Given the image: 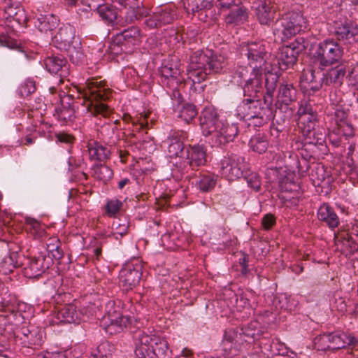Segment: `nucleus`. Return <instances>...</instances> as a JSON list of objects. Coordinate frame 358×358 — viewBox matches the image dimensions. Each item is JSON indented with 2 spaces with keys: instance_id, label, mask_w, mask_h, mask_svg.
Here are the masks:
<instances>
[{
  "instance_id": "nucleus-36",
  "label": "nucleus",
  "mask_w": 358,
  "mask_h": 358,
  "mask_svg": "<svg viewBox=\"0 0 358 358\" xmlns=\"http://www.w3.org/2000/svg\"><path fill=\"white\" fill-rule=\"evenodd\" d=\"M153 351L156 358H166L169 355L168 342L162 337H152Z\"/></svg>"
},
{
  "instance_id": "nucleus-16",
  "label": "nucleus",
  "mask_w": 358,
  "mask_h": 358,
  "mask_svg": "<svg viewBox=\"0 0 358 358\" xmlns=\"http://www.w3.org/2000/svg\"><path fill=\"white\" fill-rule=\"evenodd\" d=\"M46 69L51 73L66 77L68 74L66 60L62 56H50L44 60Z\"/></svg>"
},
{
  "instance_id": "nucleus-54",
  "label": "nucleus",
  "mask_w": 358,
  "mask_h": 358,
  "mask_svg": "<svg viewBox=\"0 0 358 358\" xmlns=\"http://www.w3.org/2000/svg\"><path fill=\"white\" fill-rule=\"evenodd\" d=\"M247 182L248 185L256 191H258L260 188V180L259 178L256 174H251L247 178Z\"/></svg>"
},
{
  "instance_id": "nucleus-25",
  "label": "nucleus",
  "mask_w": 358,
  "mask_h": 358,
  "mask_svg": "<svg viewBox=\"0 0 358 358\" xmlns=\"http://www.w3.org/2000/svg\"><path fill=\"white\" fill-rule=\"evenodd\" d=\"M59 20L53 14H40L36 22V26L40 31L48 33L55 29L59 25Z\"/></svg>"
},
{
  "instance_id": "nucleus-64",
  "label": "nucleus",
  "mask_w": 358,
  "mask_h": 358,
  "mask_svg": "<svg viewBox=\"0 0 358 358\" xmlns=\"http://www.w3.org/2000/svg\"><path fill=\"white\" fill-rule=\"evenodd\" d=\"M171 97L173 99L176 100L178 103H180L182 101V96L181 93L177 89H173L171 94Z\"/></svg>"
},
{
  "instance_id": "nucleus-59",
  "label": "nucleus",
  "mask_w": 358,
  "mask_h": 358,
  "mask_svg": "<svg viewBox=\"0 0 358 358\" xmlns=\"http://www.w3.org/2000/svg\"><path fill=\"white\" fill-rule=\"evenodd\" d=\"M298 185L294 182H287V181L282 182L281 189L285 192L296 191L298 189Z\"/></svg>"
},
{
  "instance_id": "nucleus-26",
  "label": "nucleus",
  "mask_w": 358,
  "mask_h": 358,
  "mask_svg": "<svg viewBox=\"0 0 358 358\" xmlns=\"http://www.w3.org/2000/svg\"><path fill=\"white\" fill-rule=\"evenodd\" d=\"M248 16L247 9L244 6L238 4L231 7L229 13L226 15L225 22L228 24H241L247 20Z\"/></svg>"
},
{
  "instance_id": "nucleus-7",
  "label": "nucleus",
  "mask_w": 358,
  "mask_h": 358,
  "mask_svg": "<svg viewBox=\"0 0 358 358\" xmlns=\"http://www.w3.org/2000/svg\"><path fill=\"white\" fill-rule=\"evenodd\" d=\"M236 75L245 81L243 87L245 95L252 96L262 89V71L251 70L248 67H239Z\"/></svg>"
},
{
  "instance_id": "nucleus-30",
  "label": "nucleus",
  "mask_w": 358,
  "mask_h": 358,
  "mask_svg": "<svg viewBox=\"0 0 358 358\" xmlns=\"http://www.w3.org/2000/svg\"><path fill=\"white\" fill-rule=\"evenodd\" d=\"M300 85L301 88L306 91H316L320 87V84L315 81L314 71L312 69L303 71L300 78Z\"/></svg>"
},
{
  "instance_id": "nucleus-13",
  "label": "nucleus",
  "mask_w": 358,
  "mask_h": 358,
  "mask_svg": "<svg viewBox=\"0 0 358 358\" xmlns=\"http://www.w3.org/2000/svg\"><path fill=\"white\" fill-rule=\"evenodd\" d=\"M220 165L221 174L229 180L237 179L243 174V165L236 156L224 157Z\"/></svg>"
},
{
  "instance_id": "nucleus-21",
  "label": "nucleus",
  "mask_w": 358,
  "mask_h": 358,
  "mask_svg": "<svg viewBox=\"0 0 358 358\" xmlns=\"http://www.w3.org/2000/svg\"><path fill=\"white\" fill-rule=\"evenodd\" d=\"M346 73L345 64H340L334 68L329 69L326 73H324L322 83L326 85H341Z\"/></svg>"
},
{
  "instance_id": "nucleus-12",
  "label": "nucleus",
  "mask_w": 358,
  "mask_h": 358,
  "mask_svg": "<svg viewBox=\"0 0 358 358\" xmlns=\"http://www.w3.org/2000/svg\"><path fill=\"white\" fill-rule=\"evenodd\" d=\"M247 117L255 126L259 127L271 119L272 111L268 106L262 107V103L259 101H253L250 102Z\"/></svg>"
},
{
  "instance_id": "nucleus-45",
  "label": "nucleus",
  "mask_w": 358,
  "mask_h": 358,
  "mask_svg": "<svg viewBox=\"0 0 358 358\" xmlns=\"http://www.w3.org/2000/svg\"><path fill=\"white\" fill-rule=\"evenodd\" d=\"M78 1L86 5L91 10H96L103 2V0H67L69 6H76Z\"/></svg>"
},
{
  "instance_id": "nucleus-28",
  "label": "nucleus",
  "mask_w": 358,
  "mask_h": 358,
  "mask_svg": "<svg viewBox=\"0 0 358 358\" xmlns=\"http://www.w3.org/2000/svg\"><path fill=\"white\" fill-rule=\"evenodd\" d=\"M150 8L143 4L138 5L137 6H130L126 11L124 15V22L127 24L134 22L136 20H141L149 15Z\"/></svg>"
},
{
  "instance_id": "nucleus-37",
  "label": "nucleus",
  "mask_w": 358,
  "mask_h": 358,
  "mask_svg": "<svg viewBox=\"0 0 358 358\" xmlns=\"http://www.w3.org/2000/svg\"><path fill=\"white\" fill-rule=\"evenodd\" d=\"M182 138H185V136H173L169 138L168 153L171 158L179 157L182 153L184 146Z\"/></svg>"
},
{
  "instance_id": "nucleus-46",
  "label": "nucleus",
  "mask_w": 358,
  "mask_h": 358,
  "mask_svg": "<svg viewBox=\"0 0 358 358\" xmlns=\"http://www.w3.org/2000/svg\"><path fill=\"white\" fill-rule=\"evenodd\" d=\"M127 48H128L123 43H116L115 36L110 42L108 50L110 54L118 55L122 52L126 51Z\"/></svg>"
},
{
  "instance_id": "nucleus-55",
  "label": "nucleus",
  "mask_w": 358,
  "mask_h": 358,
  "mask_svg": "<svg viewBox=\"0 0 358 358\" xmlns=\"http://www.w3.org/2000/svg\"><path fill=\"white\" fill-rule=\"evenodd\" d=\"M348 114L345 111L341 109H337L335 112V121L336 122L337 126H339L340 124H343L344 122H348L347 121Z\"/></svg>"
},
{
  "instance_id": "nucleus-41",
  "label": "nucleus",
  "mask_w": 358,
  "mask_h": 358,
  "mask_svg": "<svg viewBox=\"0 0 358 358\" xmlns=\"http://www.w3.org/2000/svg\"><path fill=\"white\" fill-rule=\"evenodd\" d=\"M5 13L7 18L16 21L18 24H23L25 22V15L24 10L20 7H14L9 5L5 8Z\"/></svg>"
},
{
  "instance_id": "nucleus-38",
  "label": "nucleus",
  "mask_w": 358,
  "mask_h": 358,
  "mask_svg": "<svg viewBox=\"0 0 358 358\" xmlns=\"http://www.w3.org/2000/svg\"><path fill=\"white\" fill-rule=\"evenodd\" d=\"M96 11L102 20L108 24L113 23L117 17L116 9L108 4L102 3Z\"/></svg>"
},
{
  "instance_id": "nucleus-14",
  "label": "nucleus",
  "mask_w": 358,
  "mask_h": 358,
  "mask_svg": "<svg viewBox=\"0 0 358 358\" xmlns=\"http://www.w3.org/2000/svg\"><path fill=\"white\" fill-rule=\"evenodd\" d=\"M74 36V27L70 24H66L59 29L52 41L59 49L68 50L73 43Z\"/></svg>"
},
{
  "instance_id": "nucleus-32",
  "label": "nucleus",
  "mask_w": 358,
  "mask_h": 358,
  "mask_svg": "<svg viewBox=\"0 0 358 358\" xmlns=\"http://www.w3.org/2000/svg\"><path fill=\"white\" fill-rule=\"evenodd\" d=\"M329 339L330 344L329 349L339 350L347 347H354L358 342L357 337H326Z\"/></svg>"
},
{
  "instance_id": "nucleus-31",
  "label": "nucleus",
  "mask_w": 358,
  "mask_h": 358,
  "mask_svg": "<svg viewBox=\"0 0 358 358\" xmlns=\"http://www.w3.org/2000/svg\"><path fill=\"white\" fill-rule=\"evenodd\" d=\"M213 0H185L184 7L188 13L192 12L202 13L203 10L210 9Z\"/></svg>"
},
{
  "instance_id": "nucleus-42",
  "label": "nucleus",
  "mask_w": 358,
  "mask_h": 358,
  "mask_svg": "<svg viewBox=\"0 0 358 358\" xmlns=\"http://www.w3.org/2000/svg\"><path fill=\"white\" fill-rule=\"evenodd\" d=\"M295 47H292L290 45L283 47L280 55V59L287 66L294 64L297 58L298 54L294 50Z\"/></svg>"
},
{
  "instance_id": "nucleus-15",
  "label": "nucleus",
  "mask_w": 358,
  "mask_h": 358,
  "mask_svg": "<svg viewBox=\"0 0 358 358\" xmlns=\"http://www.w3.org/2000/svg\"><path fill=\"white\" fill-rule=\"evenodd\" d=\"M57 317L62 322L68 323H79L85 320V315L80 310H78L73 304H66L61 308Z\"/></svg>"
},
{
  "instance_id": "nucleus-40",
  "label": "nucleus",
  "mask_w": 358,
  "mask_h": 358,
  "mask_svg": "<svg viewBox=\"0 0 358 358\" xmlns=\"http://www.w3.org/2000/svg\"><path fill=\"white\" fill-rule=\"evenodd\" d=\"M263 73L266 74L265 87L267 94L272 95L277 86L278 76L276 73L271 72L267 66L263 67L262 73Z\"/></svg>"
},
{
  "instance_id": "nucleus-2",
  "label": "nucleus",
  "mask_w": 358,
  "mask_h": 358,
  "mask_svg": "<svg viewBox=\"0 0 358 358\" xmlns=\"http://www.w3.org/2000/svg\"><path fill=\"white\" fill-rule=\"evenodd\" d=\"M78 92L82 95V98H79L81 104L85 106L87 111L94 116L101 115L106 117L109 114L108 106L100 102L112 96V91L105 82L95 78L89 79L85 83V87L79 88Z\"/></svg>"
},
{
  "instance_id": "nucleus-51",
  "label": "nucleus",
  "mask_w": 358,
  "mask_h": 358,
  "mask_svg": "<svg viewBox=\"0 0 358 358\" xmlns=\"http://www.w3.org/2000/svg\"><path fill=\"white\" fill-rule=\"evenodd\" d=\"M308 41L303 37L297 38L294 42L290 44L293 48L295 47L294 50L299 55L301 52L305 50L308 47Z\"/></svg>"
},
{
  "instance_id": "nucleus-49",
  "label": "nucleus",
  "mask_w": 358,
  "mask_h": 358,
  "mask_svg": "<svg viewBox=\"0 0 358 358\" xmlns=\"http://www.w3.org/2000/svg\"><path fill=\"white\" fill-rule=\"evenodd\" d=\"M122 203L117 199H112L108 201L106 208L107 213L112 216L116 214L120 209Z\"/></svg>"
},
{
  "instance_id": "nucleus-61",
  "label": "nucleus",
  "mask_w": 358,
  "mask_h": 358,
  "mask_svg": "<svg viewBox=\"0 0 358 358\" xmlns=\"http://www.w3.org/2000/svg\"><path fill=\"white\" fill-rule=\"evenodd\" d=\"M149 116L148 113H141L137 123L140 125V129L148 128V122L146 121Z\"/></svg>"
},
{
  "instance_id": "nucleus-1",
  "label": "nucleus",
  "mask_w": 358,
  "mask_h": 358,
  "mask_svg": "<svg viewBox=\"0 0 358 358\" xmlns=\"http://www.w3.org/2000/svg\"><path fill=\"white\" fill-rule=\"evenodd\" d=\"M200 126L203 134L210 136L209 143L215 147L232 141L238 132L236 124L224 122L212 108H206L203 110L200 117Z\"/></svg>"
},
{
  "instance_id": "nucleus-35",
  "label": "nucleus",
  "mask_w": 358,
  "mask_h": 358,
  "mask_svg": "<svg viewBox=\"0 0 358 358\" xmlns=\"http://www.w3.org/2000/svg\"><path fill=\"white\" fill-rule=\"evenodd\" d=\"M298 115L299 120L301 123L308 121L313 124V122L316 119V111L308 101H304L301 103L298 110Z\"/></svg>"
},
{
  "instance_id": "nucleus-52",
  "label": "nucleus",
  "mask_w": 358,
  "mask_h": 358,
  "mask_svg": "<svg viewBox=\"0 0 358 358\" xmlns=\"http://www.w3.org/2000/svg\"><path fill=\"white\" fill-rule=\"evenodd\" d=\"M338 129L341 134L346 137H352L354 136L353 127L348 122L340 124L339 126H338Z\"/></svg>"
},
{
  "instance_id": "nucleus-47",
  "label": "nucleus",
  "mask_w": 358,
  "mask_h": 358,
  "mask_svg": "<svg viewBox=\"0 0 358 358\" xmlns=\"http://www.w3.org/2000/svg\"><path fill=\"white\" fill-rule=\"evenodd\" d=\"M36 90L35 82L33 80H26L20 87V93L22 96H27Z\"/></svg>"
},
{
  "instance_id": "nucleus-62",
  "label": "nucleus",
  "mask_w": 358,
  "mask_h": 358,
  "mask_svg": "<svg viewBox=\"0 0 358 358\" xmlns=\"http://www.w3.org/2000/svg\"><path fill=\"white\" fill-rule=\"evenodd\" d=\"M36 358H63V355L61 353L46 352L38 354Z\"/></svg>"
},
{
  "instance_id": "nucleus-50",
  "label": "nucleus",
  "mask_w": 358,
  "mask_h": 358,
  "mask_svg": "<svg viewBox=\"0 0 358 358\" xmlns=\"http://www.w3.org/2000/svg\"><path fill=\"white\" fill-rule=\"evenodd\" d=\"M53 241L56 242V245L54 243L48 244V250L52 253V255L54 258L60 259L63 257V253L59 246V240L54 239Z\"/></svg>"
},
{
  "instance_id": "nucleus-48",
  "label": "nucleus",
  "mask_w": 358,
  "mask_h": 358,
  "mask_svg": "<svg viewBox=\"0 0 358 358\" xmlns=\"http://www.w3.org/2000/svg\"><path fill=\"white\" fill-rule=\"evenodd\" d=\"M113 235L115 236V238H118V236L122 237L126 235L128 232L129 226L126 222L119 223L114 222L113 224Z\"/></svg>"
},
{
  "instance_id": "nucleus-57",
  "label": "nucleus",
  "mask_w": 358,
  "mask_h": 358,
  "mask_svg": "<svg viewBox=\"0 0 358 358\" xmlns=\"http://www.w3.org/2000/svg\"><path fill=\"white\" fill-rule=\"evenodd\" d=\"M349 82L352 85H358V65L355 66L348 75Z\"/></svg>"
},
{
  "instance_id": "nucleus-60",
  "label": "nucleus",
  "mask_w": 358,
  "mask_h": 358,
  "mask_svg": "<svg viewBox=\"0 0 358 358\" xmlns=\"http://www.w3.org/2000/svg\"><path fill=\"white\" fill-rule=\"evenodd\" d=\"M217 1L219 2V6L222 10H230L234 6L238 5L235 3V0H217Z\"/></svg>"
},
{
  "instance_id": "nucleus-58",
  "label": "nucleus",
  "mask_w": 358,
  "mask_h": 358,
  "mask_svg": "<svg viewBox=\"0 0 358 358\" xmlns=\"http://www.w3.org/2000/svg\"><path fill=\"white\" fill-rule=\"evenodd\" d=\"M56 136L59 142L67 144H71L74 141V138L72 136L65 133H59Z\"/></svg>"
},
{
  "instance_id": "nucleus-11",
  "label": "nucleus",
  "mask_w": 358,
  "mask_h": 358,
  "mask_svg": "<svg viewBox=\"0 0 358 358\" xmlns=\"http://www.w3.org/2000/svg\"><path fill=\"white\" fill-rule=\"evenodd\" d=\"M334 34L338 39L348 41L352 43L356 41V36L358 34V28L356 24L346 17H341L333 23Z\"/></svg>"
},
{
  "instance_id": "nucleus-4",
  "label": "nucleus",
  "mask_w": 358,
  "mask_h": 358,
  "mask_svg": "<svg viewBox=\"0 0 358 358\" xmlns=\"http://www.w3.org/2000/svg\"><path fill=\"white\" fill-rule=\"evenodd\" d=\"M343 55V50L336 41L326 39L318 43L314 57L321 69H324L338 62Z\"/></svg>"
},
{
  "instance_id": "nucleus-6",
  "label": "nucleus",
  "mask_w": 358,
  "mask_h": 358,
  "mask_svg": "<svg viewBox=\"0 0 358 358\" xmlns=\"http://www.w3.org/2000/svg\"><path fill=\"white\" fill-rule=\"evenodd\" d=\"M105 315L101 320V324L106 329V333L112 335L120 333L122 329L124 317L122 315L120 308L115 306L113 301H109L105 306Z\"/></svg>"
},
{
  "instance_id": "nucleus-19",
  "label": "nucleus",
  "mask_w": 358,
  "mask_h": 358,
  "mask_svg": "<svg viewBox=\"0 0 358 358\" xmlns=\"http://www.w3.org/2000/svg\"><path fill=\"white\" fill-rule=\"evenodd\" d=\"M208 71L207 66L205 64L193 61L192 55L190 57V64L187 69V76L188 78L194 83H199L205 80L208 75H210Z\"/></svg>"
},
{
  "instance_id": "nucleus-24",
  "label": "nucleus",
  "mask_w": 358,
  "mask_h": 358,
  "mask_svg": "<svg viewBox=\"0 0 358 358\" xmlns=\"http://www.w3.org/2000/svg\"><path fill=\"white\" fill-rule=\"evenodd\" d=\"M217 178L218 176L214 173H205L196 178L194 183L200 192H209L215 188Z\"/></svg>"
},
{
  "instance_id": "nucleus-53",
  "label": "nucleus",
  "mask_w": 358,
  "mask_h": 358,
  "mask_svg": "<svg viewBox=\"0 0 358 358\" xmlns=\"http://www.w3.org/2000/svg\"><path fill=\"white\" fill-rule=\"evenodd\" d=\"M0 45L8 47L9 48H15L17 47V43L10 36L1 34L0 35Z\"/></svg>"
},
{
  "instance_id": "nucleus-33",
  "label": "nucleus",
  "mask_w": 358,
  "mask_h": 358,
  "mask_svg": "<svg viewBox=\"0 0 358 358\" xmlns=\"http://www.w3.org/2000/svg\"><path fill=\"white\" fill-rule=\"evenodd\" d=\"M278 98L282 103L289 105L296 100V90L292 84L281 85L279 88Z\"/></svg>"
},
{
  "instance_id": "nucleus-3",
  "label": "nucleus",
  "mask_w": 358,
  "mask_h": 358,
  "mask_svg": "<svg viewBox=\"0 0 358 358\" xmlns=\"http://www.w3.org/2000/svg\"><path fill=\"white\" fill-rule=\"evenodd\" d=\"M308 29L307 20L299 13L291 12L283 15L274 24L273 34L282 41L287 40Z\"/></svg>"
},
{
  "instance_id": "nucleus-8",
  "label": "nucleus",
  "mask_w": 358,
  "mask_h": 358,
  "mask_svg": "<svg viewBox=\"0 0 358 358\" xmlns=\"http://www.w3.org/2000/svg\"><path fill=\"white\" fill-rule=\"evenodd\" d=\"M143 266L136 259L125 264L120 272V283L126 290L133 289L138 284L142 275Z\"/></svg>"
},
{
  "instance_id": "nucleus-27",
  "label": "nucleus",
  "mask_w": 358,
  "mask_h": 358,
  "mask_svg": "<svg viewBox=\"0 0 358 358\" xmlns=\"http://www.w3.org/2000/svg\"><path fill=\"white\" fill-rule=\"evenodd\" d=\"M152 337H140L135 354L138 358H156L153 351Z\"/></svg>"
},
{
  "instance_id": "nucleus-63",
  "label": "nucleus",
  "mask_w": 358,
  "mask_h": 358,
  "mask_svg": "<svg viewBox=\"0 0 358 358\" xmlns=\"http://www.w3.org/2000/svg\"><path fill=\"white\" fill-rule=\"evenodd\" d=\"M193 356L194 355L191 349L184 348L181 352V355H178L176 358H190Z\"/></svg>"
},
{
  "instance_id": "nucleus-9",
  "label": "nucleus",
  "mask_w": 358,
  "mask_h": 358,
  "mask_svg": "<svg viewBox=\"0 0 358 358\" xmlns=\"http://www.w3.org/2000/svg\"><path fill=\"white\" fill-rule=\"evenodd\" d=\"M192 60L207 66L210 74L220 72L227 64L224 57L214 55L211 51H196L192 54Z\"/></svg>"
},
{
  "instance_id": "nucleus-22",
  "label": "nucleus",
  "mask_w": 358,
  "mask_h": 358,
  "mask_svg": "<svg viewBox=\"0 0 358 358\" xmlns=\"http://www.w3.org/2000/svg\"><path fill=\"white\" fill-rule=\"evenodd\" d=\"M161 73L163 77L169 79L173 87L181 83L183 78L180 76V69L177 61L168 62L164 64L161 69Z\"/></svg>"
},
{
  "instance_id": "nucleus-17",
  "label": "nucleus",
  "mask_w": 358,
  "mask_h": 358,
  "mask_svg": "<svg viewBox=\"0 0 358 358\" xmlns=\"http://www.w3.org/2000/svg\"><path fill=\"white\" fill-rule=\"evenodd\" d=\"M141 41V31L138 27L131 26L115 35L116 43H123L127 48Z\"/></svg>"
},
{
  "instance_id": "nucleus-56",
  "label": "nucleus",
  "mask_w": 358,
  "mask_h": 358,
  "mask_svg": "<svg viewBox=\"0 0 358 358\" xmlns=\"http://www.w3.org/2000/svg\"><path fill=\"white\" fill-rule=\"evenodd\" d=\"M275 223V217L271 214L266 215L262 221V224L265 229H269Z\"/></svg>"
},
{
  "instance_id": "nucleus-39",
  "label": "nucleus",
  "mask_w": 358,
  "mask_h": 358,
  "mask_svg": "<svg viewBox=\"0 0 358 358\" xmlns=\"http://www.w3.org/2000/svg\"><path fill=\"white\" fill-rule=\"evenodd\" d=\"M268 143L265 136L258 134L253 136L250 141V147L252 151L263 153L268 149Z\"/></svg>"
},
{
  "instance_id": "nucleus-43",
  "label": "nucleus",
  "mask_w": 358,
  "mask_h": 358,
  "mask_svg": "<svg viewBox=\"0 0 358 358\" xmlns=\"http://www.w3.org/2000/svg\"><path fill=\"white\" fill-rule=\"evenodd\" d=\"M94 173L98 179L104 182L109 180L113 175V171L108 166L103 164L94 166Z\"/></svg>"
},
{
  "instance_id": "nucleus-23",
  "label": "nucleus",
  "mask_w": 358,
  "mask_h": 358,
  "mask_svg": "<svg viewBox=\"0 0 358 358\" xmlns=\"http://www.w3.org/2000/svg\"><path fill=\"white\" fill-rule=\"evenodd\" d=\"M317 217L325 222L330 228L337 227L339 219L334 209L328 204H322L318 209Z\"/></svg>"
},
{
  "instance_id": "nucleus-10",
  "label": "nucleus",
  "mask_w": 358,
  "mask_h": 358,
  "mask_svg": "<svg viewBox=\"0 0 358 358\" xmlns=\"http://www.w3.org/2000/svg\"><path fill=\"white\" fill-rule=\"evenodd\" d=\"M176 18V11L170 6L158 8L152 15L145 21L149 29H155L170 24Z\"/></svg>"
},
{
  "instance_id": "nucleus-18",
  "label": "nucleus",
  "mask_w": 358,
  "mask_h": 358,
  "mask_svg": "<svg viewBox=\"0 0 358 358\" xmlns=\"http://www.w3.org/2000/svg\"><path fill=\"white\" fill-rule=\"evenodd\" d=\"M187 163L192 169L203 166L206 162V152L202 145H194L187 150Z\"/></svg>"
},
{
  "instance_id": "nucleus-44",
  "label": "nucleus",
  "mask_w": 358,
  "mask_h": 358,
  "mask_svg": "<svg viewBox=\"0 0 358 358\" xmlns=\"http://www.w3.org/2000/svg\"><path fill=\"white\" fill-rule=\"evenodd\" d=\"M198 114L196 106L193 104H185L182 106L180 112V117L182 118L185 122H189L192 121Z\"/></svg>"
},
{
  "instance_id": "nucleus-34",
  "label": "nucleus",
  "mask_w": 358,
  "mask_h": 358,
  "mask_svg": "<svg viewBox=\"0 0 358 358\" xmlns=\"http://www.w3.org/2000/svg\"><path fill=\"white\" fill-rule=\"evenodd\" d=\"M44 261L45 258L43 257L30 259L27 266L24 268L26 275L29 278L40 275L46 268L43 265Z\"/></svg>"
},
{
  "instance_id": "nucleus-20",
  "label": "nucleus",
  "mask_w": 358,
  "mask_h": 358,
  "mask_svg": "<svg viewBox=\"0 0 358 358\" xmlns=\"http://www.w3.org/2000/svg\"><path fill=\"white\" fill-rule=\"evenodd\" d=\"M87 148L89 157L91 160L101 162L107 159L110 157V150L106 146H103L101 143L96 141H89Z\"/></svg>"
},
{
  "instance_id": "nucleus-29",
  "label": "nucleus",
  "mask_w": 358,
  "mask_h": 358,
  "mask_svg": "<svg viewBox=\"0 0 358 358\" xmlns=\"http://www.w3.org/2000/svg\"><path fill=\"white\" fill-rule=\"evenodd\" d=\"M275 15V8L273 5L263 3L257 10V15L262 24H268L271 22Z\"/></svg>"
},
{
  "instance_id": "nucleus-5",
  "label": "nucleus",
  "mask_w": 358,
  "mask_h": 358,
  "mask_svg": "<svg viewBox=\"0 0 358 358\" xmlns=\"http://www.w3.org/2000/svg\"><path fill=\"white\" fill-rule=\"evenodd\" d=\"M242 55L247 56L249 61L248 66L251 70L262 71L263 67L267 66L266 57L268 51L266 43L264 41H254L241 45Z\"/></svg>"
}]
</instances>
